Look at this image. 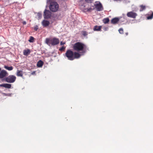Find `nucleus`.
Masks as SVG:
<instances>
[{"label":"nucleus","mask_w":153,"mask_h":153,"mask_svg":"<svg viewBox=\"0 0 153 153\" xmlns=\"http://www.w3.org/2000/svg\"><path fill=\"white\" fill-rule=\"evenodd\" d=\"M81 55L77 52H74L70 49L68 50L65 53V56L70 60L78 59L81 56Z\"/></svg>","instance_id":"1"},{"label":"nucleus","mask_w":153,"mask_h":153,"mask_svg":"<svg viewBox=\"0 0 153 153\" xmlns=\"http://www.w3.org/2000/svg\"><path fill=\"white\" fill-rule=\"evenodd\" d=\"M47 4L49 6L51 11L55 12L58 11L59 8V4L54 0H47Z\"/></svg>","instance_id":"2"},{"label":"nucleus","mask_w":153,"mask_h":153,"mask_svg":"<svg viewBox=\"0 0 153 153\" xmlns=\"http://www.w3.org/2000/svg\"><path fill=\"white\" fill-rule=\"evenodd\" d=\"M85 45L82 43L78 42L74 44L73 46V49L77 52L83 51Z\"/></svg>","instance_id":"3"},{"label":"nucleus","mask_w":153,"mask_h":153,"mask_svg":"<svg viewBox=\"0 0 153 153\" xmlns=\"http://www.w3.org/2000/svg\"><path fill=\"white\" fill-rule=\"evenodd\" d=\"M45 42L49 46L51 45L54 46L58 44L59 43V41L58 38H53L52 39L46 38L45 39Z\"/></svg>","instance_id":"4"},{"label":"nucleus","mask_w":153,"mask_h":153,"mask_svg":"<svg viewBox=\"0 0 153 153\" xmlns=\"http://www.w3.org/2000/svg\"><path fill=\"white\" fill-rule=\"evenodd\" d=\"M50 11L48 10L45 9L43 12V17L45 19H51V17L52 13Z\"/></svg>","instance_id":"5"},{"label":"nucleus","mask_w":153,"mask_h":153,"mask_svg":"<svg viewBox=\"0 0 153 153\" xmlns=\"http://www.w3.org/2000/svg\"><path fill=\"white\" fill-rule=\"evenodd\" d=\"M16 77L13 75H10L5 78V81L8 83L14 82L16 80Z\"/></svg>","instance_id":"6"},{"label":"nucleus","mask_w":153,"mask_h":153,"mask_svg":"<svg viewBox=\"0 0 153 153\" xmlns=\"http://www.w3.org/2000/svg\"><path fill=\"white\" fill-rule=\"evenodd\" d=\"M94 6L97 11H100L103 10V8L102 4L100 2L94 4Z\"/></svg>","instance_id":"7"},{"label":"nucleus","mask_w":153,"mask_h":153,"mask_svg":"<svg viewBox=\"0 0 153 153\" xmlns=\"http://www.w3.org/2000/svg\"><path fill=\"white\" fill-rule=\"evenodd\" d=\"M137 14L132 11L128 12L127 14V16L128 17L133 18H135L137 16Z\"/></svg>","instance_id":"8"},{"label":"nucleus","mask_w":153,"mask_h":153,"mask_svg":"<svg viewBox=\"0 0 153 153\" xmlns=\"http://www.w3.org/2000/svg\"><path fill=\"white\" fill-rule=\"evenodd\" d=\"M0 78L2 79L4 77L7 76L8 74L5 70H3L0 71Z\"/></svg>","instance_id":"9"},{"label":"nucleus","mask_w":153,"mask_h":153,"mask_svg":"<svg viewBox=\"0 0 153 153\" xmlns=\"http://www.w3.org/2000/svg\"><path fill=\"white\" fill-rule=\"evenodd\" d=\"M0 87H4L7 88H10L11 87V85L7 83L0 84Z\"/></svg>","instance_id":"10"},{"label":"nucleus","mask_w":153,"mask_h":153,"mask_svg":"<svg viewBox=\"0 0 153 153\" xmlns=\"http://www.w3.org/2000/svg\"><path fill=\"white\" fill-rule=\"evenodd\" d=\"M50 24L49 21L45 20H43L42 22V25L44 27L48 26Z\"/></svg>","instance_id":"11"},{"label":"nucleus","mask_w":153,"mask_h":153,"mask_svg":"<svg viewBox=\"0 0 153 153\" xmlns=\"http://www.w3.org/2000/svg\"><path fill=\"white\" fill-rule=\"evenodd\" d=\"M119 21V19L118 18H115L111 20V22L113 24H117Z\"/></svg>","instance_id":"12"},{"label":"nucleus","mask_w":153,"mask_h":153,"mask_svg":"<svg viewBox=\"0 0 153 153\" xmlns=\"http://www.w3.org/2000/svg\"><path fill=\"white\" fill-rule=\"evenodd\" d=\"M92 7H93V8L92 7H90V8H85L83 9V10L85 12H91L92 10L94 9V6H92Z\"/></svg>","instance_id":"13"},{"label":"nucleus","mask_w":153,"mask_h":153,"mask_svg":"<svg viewBox=\"0 0 153 153\" xmlns=\"http://www.w3.org/2000/svg\"><path fill=\"white\" fill-rule=\"evenodd\" d=\"M23 54L26 56H28L30 53V49L25 50L23 51Z\"/></svg>","instance_id":"14"},{"label":"nucleus","mask_w":153,"mask_h":153,"mask_svg":"<svg viewBox=\"0 0 153 153\" xmlns=\"http://www.w3.org/2000/svg\"><path fill=\"white\" fill-rule=\"evenodd\" d=\"M101 26L96 25L94 27L93 30L94 31H100L101 30Z\"/></svg>","instance_id":"15"},{"label":"nucleus","mask_w":153,"mask_h":153,"mask_svg":"<svg viewBox=\"0 0 153 153\" xmlns=\"http://www.w3.org/2000/svg\"><path fill=\"white\" fill-rule=\"evenodd\" d=\"M43 62L41 60L39 61L37 64V66L38 67H41L43 65Z\"/></svg>","instance_id":"16"},{"label":"nucleus","mask_w":153,"mask_h":153,"mask_svg":"<svg viewBox=\"0 0 153 153\" xmlns=\"http://www.w3.org/2000/svg\"><path fill=\"white\" fill-rule=\"evenodd\" d=\"M16 75L19 76H22L23 74L22 71L18 70L17 72Z\"/></svg>","instance_id":"17"},{"label":"nucleus","mask_w":153,"mask_h":153,"mask_svg":"<svg viewBox=\"0 0 153 153\" xmlns=\"http://www.w3.org/2000/svg\"><path fill=\"white\" fill-rule=\"evenodd\" d=\"M109 19L108 18H105L103 20V22L105 24H106L108 23Z\"/></svg>","instance_id":"18"},{"label":"nucleus","mask_w":153,"mask_h":153,"mask_svg":"<svg viewBox=\"0 0 153 153\" xmlns=\"http://www.w3.org/2000/svg\"><path fill=\"white\" fill-rule=\"evenodd\" d=\"M4 68L6 69L9 70V71H11L13 69V67L12 66H11L10 67H8L7 66H5L4 67Z\"/></svg>","instance_id":"19"},{"label":"nucleus","mask_w":153,"mask_h":153,"mask_svg":"<svg viewBox=\"0 0 153 153\" xmlns=\"http://www.w3.org/2000/svg\"><path fill=\"white\" fill-rule=\"evenodd\" d=\"M153 17V12L150 15H148L147 17V19H152Z\"/></svg>","instance_id":"20"},{"label":"nucleus","mask_w":153,"mask_h":153,"mask_svg":"<svg viewBox=\"0 0 153 153\" xmlns=\"http://www.w3.org/2000/svg\"><path fill=\"white\" fill-rule=\"evenodd\" d=\"M34 41V38L33 36H30L28 41L30 42H33Z\"/></svg>","instance_id":"21"},{"label":"nucleus","mask_w":153,"mask_h":153,"mask_svg":"<svg viewBox=\"0 0 153 153\" xmlns=\"http://www.w3.org/2000/svg\"><path fill=\"white\" fill-rule=\"evenodd\" d=\"M38 19H40L42 17V14L41 13H38L37 15Z\"/></svg>","instance_id":"22"},{"label":"nucleus","mask_w":153,"mask_h":153,"mask_svg":"<svg viewBox=\"0 0 153 153\" xmlns=\"http://www.w3.org/2000/svg\"><path fill=\"white\" fill-rule=\"evenodd\" d=\"M140 11H141L144 10L146 8V7L145 6L143 5H141L140 6Z\"/></svg>","instance_id":"23"},{"label":"nucleus","mask_w":153,"mask_h":153,"mask_svg":"<svg viewBox=\"0 0 153 153\" xmlns=\"http://www.w3.org/2000/svg\"><path fill=\"white\" fill-rule=\"evenodd\" d=\"M82 35L84 36H85L88 35V33L85 31H82Z\"/></svg>","instance_id":"24"},{"label":"nucleus","mask_w":153,"mask_h":153,"mask_svg":"<svg viewBox=\"0 0 153 153\" xmlns=\"http://www.w3.org/2000/svg\"><path fill=\"white\" fill-rule=\"evenodd\" d=\"M65 47L64 46H62L61 48L59 49V50L60 51H65Z\"/></svg>","instance_id":"25"},{"label":"nucleus","mask_w":153,"mask_h":153,"mask_svg":"<svg viewBox=\"0 0 153 153\" xmlns=\"http://www.w3.org/2000/svg\"><path fill=\"white\" fill-rule=\"evenodd\" d=\"M87 3H92L94 0H84Z\"/></svg>","instance_id":"26"},{"label":"nucleus","mask_w":153,"mask_h":153,"mask_svg":"<svg viewBox=\"0 0 153 153\" xmlns=\"http://www.w3.org/2000/svg\"><path fill=\"white\" fill-rule=\"evenodd\" d=\"M119 31L121 34H123V29L122 28H120L119 30Z\"/></svg>","instance_id":"27"},{"label":"nucleus","mask_w":153,"mask_h":153,"mask_svg":"<svg viewBox=\"0 0 153 153\" xmlns=\"http://www.w3.org/2000/svg\"><path fill=\"white\" fill-rule=\"evenodd\" d=\"M108 27H104L103 28V30L104 31H106L108 30Z\"/></svg>","instance_id":"28"},{"label":"nucleus","mask_w":153,"mask_h":153,"mask_svg":"<svg viewBox=\"0 0 153 153\" xmlns=\"http://www.w3.org/2000/svg\"><path fill=\"white\" fill-rule=\"evenodd\" d=\"M38 29V27L37 26H36L34 27V30L35 31H37Z\"/></svg>","instance_id":"29"},{"label":"nucleus","mask_w":153,"mask_h":153,"mask_svg":"<svg viewBox=\"0 0 153 153\" xmlns=\"http://www.w3.org/2000/svg\"><path fill=\"white\" fill-rule=\"evenodd\" d=\"M65 42H60V44L61 45H62L65 44Z\"/></svg>","instance_id":"30"},{"label":"nucleus","mask_w":153,"mask_h":153,"mask_svg":"<svg viewBox=\"0 0 153 153\" xmlns=\"http://www.w3.org/2000/svg\"><path fill=\"white\" fill-rule=\"evenodd\" d=\"M23 24L24 25H25V24H26V22H23Z\"/></svg>","instance_id":"31"},{"label":"nucleus","mask_w":153,"mask_h":153,"mask_svg":"<svg viewBox=\"0 0 153 153\" xmlns=\"http://www.w3.org/2000/svg\"><path fill=\"white\" fill-rule=\"evenodd\" d=\"M114 1H121V0H114Z\"/></svg>","instance_id":"32"},{"label":"nucleus","mask_w":153,"mask_h":153,"mask_svg":"<svg viewBox=\"0 0 153 153\" xmlns=\"http://www.w3.org/2000/svg\"><path fill=\"white\" fill-rule=\"evenodd\" d=\"M1 68L0 67V71H1Z\"/></svg>","instance_id":"33"}]
</instances>
